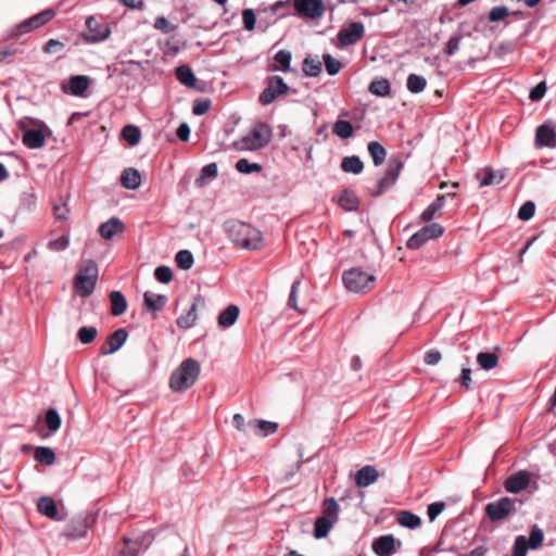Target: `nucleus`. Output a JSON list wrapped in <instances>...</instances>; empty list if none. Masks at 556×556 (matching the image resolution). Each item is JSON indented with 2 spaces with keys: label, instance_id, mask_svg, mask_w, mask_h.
<instances>
[{
  "label": "nucleus",
  "instance_id": "1",
  "mask_svg": "<svg viewBox=\"0 0 556 556\" xmlns=\"http://www.w3.org/2000/svg\"><path fill=\"white\" fill-rule=\"evenodd\" d=\"M224 228L229 239L245 250H258L264 244L261 231L250 224L232 219L226 222Z\"/></svg>",
  "mask_w": 556,
  "mask_h": 556
},
{
  "label": "nucleus",
  "instance_id": "2",
  "mask_svg": "<svg viewBox=\"0 0 556 556\" xmlns=\"http://www.w3.org/2000/svg\"><path fill=\"white\" fill-rule=\"evenodd\" d=\"M200 375V364L193 358L185 359L169 378V388L182 392L191 388Z\"/></svg>",
  "mask_w": 556,
  "mask_h": 556
},
{
  "label": "nucleus",
  "instance_id": "3",
  "mask_svg": "<svg viewBox=\"0 0 556 556\" xmlns=\"http://www.w3.org/2000/svg\"><path fill=\"white\" fill-rule=\"evenodd\" d=\"M271 136V128L267 124L257 123L245 136L233 142V148L237 151L260 150L269 143Z\"/></svg>",
  "mask_w": 556,
  "mask_h": 556
},
{
  "label": "nucleus",
  "instance_id": "4",
  "mask_svg": "<svg viewBox=\"0 0 556 556\" xmlns=\"http://www.w3.org/2000/svg\"><path fill=\"white\" fill-rule=\"evenodd\" d=\"M98 273V265L92 260L85 262L79 268L74 280V288L79 296L87 298L94 291Z\"/></svg>",
  "mask_w": 556,
  "mask_h": 556
},
{
  "label": "nucleus",
  "instance_id": "5",
  "mask_svg": "<svg viewBox=\"0 0 556 556\" xmlns=\"http://www.w3.org/2000/svg\"><path fill=\"white\" fill-rule=\"evenodd\" d=\"M342 281L349 291L364 293L374 288L376 277L359 267H353L343 271Z\"/></svg>",
  "mask_w": 556,
  "mask_h": 556
},
{
  "label": "nucleus",
  "instance_id": "6",
  "mask_svg": "<svg viewBox=\"0 0 556 556\" xmlns=\"http://www.w3.org/2000/svg\"><path fill=\"white\" fill-rule=\"evenodd\" d=\"M157 546L161 556H187V546L182 539L170 528L159 530Z\"/></svg>",
  "mask_w": 556,
  "mask_h": 556
},
{
  "label": "nucleus",
  "instance_id": "7",
  "mask_svg": "<svg viewBox=\"0 0 556 556\" xmlns=\"http://www.w3.org/2000/svg\"><path fill=\"white\" fill-rule=\"evenodd\" d=\"M403 166L404 164L400 157H391L383 177L377 181L374 189L369 190L370 194L379 197L389 190L399 178Z\"/></svg>",
  "mask_w": 556,
  "mask_h": 556
},
{
  "label": "nucleus",
  "instance_id": "8",
  "mask_svg": "<svg viewBox=\"0 0 556 556\" xmlns=\"http://www.w3.org/2000/svg\"><path fill=\"white\" fill-rule=\"evenodd\" d=\"M444 232V228L438 224L432 223L429 224L421 229H419L416 233H414L407 241V248L412 250H417L422 247L429 240L437 239L441 237Z\"/></svg>",
  "mask_w": 556,
  "mask_h": 556
},
{
  "label": "nucleus",
  "instance_id": "9",
  "mask_svg": "<svg viewBox=\"0 0 556 556\" xmlns=\"http://www.w3.org/2000/svg\"><path fill=\"white\" fill-rule=\"evenodd\" d=\"M87 31L84 34V39L87 42H100L108 39L111 35V28L108 23L89 16L86 20Z\"/></svg>",
  "mask_w": 556,
  "mask_h": 556
},
{
  "label": "nucleus",
  "instance_id": "10",
  "mask_svg": "<svg viewBox=\"0 0 556 556\" xmlns=\"http://www.w3.org/2000/svg\"><path fill=\"white\" fill-rule=\"evenodd\" d=\"M289 91V86L280 76H270L267 81V87L260 96V102L263 105H268L276 100L278 96L286 94Z\"/></svg>",
  "mask_w": 556,
  "mask_h": 556
},
{
  "label": "nucleus",
  "instance_id": "11",
  "mask_svg": "<svg viewBox=\"0 0 556 556\" xmlns=\"http://www.w3.org/2000/svg\"><path fill=\"white\" fill-rule=\"evenodd\" d=\"M91 525L90 516L88 514H79L72 518L63 530V535L70 539L84 538Z\"/></svg>",
  "mask_w": 556,
  "mask_h": 556
},
{
  "label": "nucleus",
  "instance_id": "12",
  "mask_svg": "<svg viewBox=\"0 0 556 556\" xmlns=\"http://www.w3.org/2000/svg\"><path fill=\"white\" fill-rule=\"evenodd\" d=\"M293 7L300 16L311 20L320 18L326 11L323 0H293Z\"/></svg>",
  "mask_w": 556,
  "mask_h": 556
},
{
  "label": "nucleus",
  "instance_id": "13",
  "mask_svg": "<svg viewBox=\"0 0 556 556\" xmlns=\"http://www.w3.org/2000/svg\"><path fill=\"white\" fill-rule=\"evenodd\" d=\"M365 36V27L361 22H352L338 33V40L341 47L354 45Z\"/></svg>",
  "mask_w": 556,
  "mask_h": 556
},
{
  "label": "nucleus",
  "instance_id": "14",
  "mask_svg": "<svg viewBox=\"0 0 556 556\" xmlns=\"http://www.w3.org/2000/svg\"><path fill=\"white\" fill-rule=\"evenodd\" d=\"M26 123H35L34 119L27 118L20 121V128L23 130L22 142L29 149H39L45 144V135L42 129L26 128Z\"/></svg>",
  "mask_w": 556,
  "mask_h": 556
},
{
  "label": "nucleus",
  "instance_id": "15",
  "mask_svg": "<svg viewBox=\"0 0 556 556\" xmlns=\"http://www.w3.org/2000/svg\"><path fill=\"white\" fill-rule=\"evenodd\" d=\"M514 501L509 497H502L498 501L489 503L485 506L486 516L492 521L505 518L514 508Z\"/></svg>",
  "mask_w": 556,
  "mask_h": 556
},
{
  "label": "nucleus",
  "instance_id": "16",
  "mask_svg": "<svg viewBox=\"0 0 556 556\" xmlns=\"http://www.w3.org/2000/svg\"><path fill=\"white\" fill-rule=\"evenodd\" d=\"M128 333L126 329L119 328L112 332L108 339L105 344L101 348L100 353L102 355H110L117 352L126 342Z\"/></svg>",
  "mask_w": 556,
  "mask_h": 556
},
{
  "label": "nucleus",
  "instance_id": "17",
  "mask_svg": "<svg viewBox=\"0 0 556 556\" xmlns=\"http://www.w3.org/2000/svg\"><path fill=\"white\" fill-rule=\"evenodd\" d=\"M535 143L539 147H556V131L553 127L547 124L541 125L536 129L535 134Z\"/></svg>",
  "mask_w": 556,
  "mask_h": 556
},
{
  "label": "nucleus",
  "instance_id": "18",
  "mask_svg": "<svg viewBox=\"0 0 556 556\" xmlns=\"http://www.w3.org/2000/svg\"><path fill=\"white\" fill-rule=\"evenodd\" d=\"M125 229V226L123 222L118 217H111L105 223L101 224L99 227V233L100 236L105 239L110 240L114 236L122 233Z\"/></svg>",
  "mask_w": 556,
  "mask_h": 556
},
{
  "label": "nucleus",
  "instance_id": "19",
  "mask_svg": "<svg viewBox=\"0 0 556 556\" xmlns=\"http://www.w3.org/2000/svg\"><path fill=\"white\" fill-rule=\"evenodd\" d=\"M530 483V477L526 471H519L509 476L505 481V489L510 493L525 490Z\"/></svg>",
  "mask_w": 556,
  "mask_h": 556
},
{
  "label": "nucleus",
  "instance_id": "20",
  "mask_svg": "<svg viewBox=\"0 0 556 556\" xmlns=\"http://www.w3.org/2000/svg\"><path fill=\"white\" fill-rule=\"evenodd\" d=\"M54 14H55L54 11L51 9L45 10L38 14H35L30 18L25 20L20 25V27L23 29L22 31H28L31 29H36V28L45 25L46 23H48L54 16Z\"/></svg>",
  "mask_w": 556,
  "mask_h": 556
},
{
  "label": "nucleus",
  "instance_id": "21",
  "mask_svg": "<svg viewBox=\"0 0 556 556\" xmlns=\"http://www.w3.org/2000/svg\"><path fill=\"white\" fill-rule=\"evenodd\" d=\"M372 551L378 556H391L395 552V539L393 535H382L372 542Z\"/></svg>",
  "mask_w": 556,
  "mask_h": 556
},
{
  "label": "nucleus",
  "instance_id": "22",
  "mask_svg": "<svg viewBox=\"0 0 556 556\" xmlns=\"http://www.w3.org/2000/svg\"><path fill=\"white\" fill-rule=\"evenodd\" d=\"M379 473L374 466L366 465L355 475V483L359 488H366L378 480Z\"/></svg>",
  "mask_w": 556,
  "mask_h": 556
},
{
  "label": "nucleus",
  "instance_id": "23",
  "mask_svg": "<svg viewBox=\"0 0 556 556\" xmlns=\"http://www.w3.org/2000/svg\"><path fill=\"white\" fill-rule=\"evenodd\" d=\"M90 85V79L85 75L72 76L68 80V90L64 88L65 92H68L76 97H81L86 92Z\"/></svg>",
  "mask_w": 556,
  "mask_h": 556
},
{
  "label": "nucleus",
  "instance_id": "24",
  "mask_svg": "<svg viewBox=\"0 0 556 556\" xmlns=\"http://www.w3.org/2000/svg\"><path fill=\"white\" fill-rule=\"evenodd\" d=\"M40 514L52 520H61L55 502L50 496H42L37 503Z\"/></svg>",
  "mask_w": 556,
  "mask_h": 556
},
{
  "label": "nucleus",
  "instance_id": "25",
  "mask_svg": "<svg viewBox=\"0 0 556 556\" xmlns=\"http://www.w3.org/2000/svg\"><path fill=\"white\" fill-rule=\"evenodd\" d=\"M121 184L124 188L136 190L141 185L140 173L135 168H126L121 176Z\"/></svg>",
  "mask_w": 556,
  "mask_h": 556
},
{
  "label": "nucleus",
  "instance_id": "26",
  "mask_svg": "<svg viewBox=\"0 0 556 556\" xmlns=\"http://www.w3.org/2000/svg\"><path fill=\"white\" fill-rule=\"evenodd\" d=\"M455 193L439 194L437 199L422 212L421 219L430 222L434 218L435 214L444 206L446 197H455Z\"/></svg>",
  "mask_w": 556,
  "mask_h": 556
},
{
  "label": "nucleus",
  "instance_id": "27",
  "mask_svg": "<svg viewBox=\"0 0 556 556\" xmlns=\"http://www.w3.org/2000/svg\"><path fill=\"white\" fill-rule=\"evenodd\" d=\"M239 313L240 308L237 305L231 304L227 306V308L224 309L217 318L218 325L223 328L232 326L238 319Z\"/></svg>",
  "mask_w": 556,
  "mask_h": 556
},
{
  "label": "nucleus",
  "instance_id": "28",
  "mask_svg": "<svg viewBox=\"0 0 556 556\" xmlns=\"http://www.w3.org/2000/svg\"><path fill=\"white\" fill-rule=\"evenodd\" d=\"M143 302L148 309L152 312H157L165 306L167 298L163 294H156L150 291H146L143 294Z\"/></svg>",
  "mask_w": 556,
  "mask_h": 556
},
{
  "label": "nucleus",
  "instance_id": "29",
  "mask_svg": "<svg viewBox=\"0 0 556 556\" xmlns=\"http://www.w3.org/2000/svg\"><path fill=\"white\" fill-rule=\"evenodd\" d=\"M111 302V313L114 316H119L125 313L127 308L126 298L119 291H112L109 295Z\"/></svg>",
  "mask_w": 556,
  "mask_h": 556
},
{
  "label": "nucleus",
  "instance_id": "30",
  "mask_svg": "<svg viewBox=\"0 0 556 556\" xmlns=\"http://www.w3.org/2000/svg\"><path fill=\"white\" fill-rule=\"evenodd\" d=\"M159 530L157 531H147L143 533L135 534L132 538V545L138 547L147 548L153 542L159 540Z\"/></svg>",
  "mask_w": 556,
  "mask_h": 556
},
{
  "label": "nucleus",
  "instance_id": "31",
  "mask_svg": "<svg viewBox=\"0 0 556 556\" xmlns=\"http://www.w3.org/2000/svg\"><path fill=\"white\" fill-rule=\"evenodd\" d=\"M396 519L400 526L408 529H416L421 525L420 517L408 510L400 511Z\"/></svg>",
  "mask_w": 556,
  "mask_h": 556
},
{
  "label": "nucleus",
  "instance_id": "32",
  "mask_svg": "<svg viewBox=\"0 0 556 556\" xmlns=\"http://www.w3.org/2000/svg\"><path fill=\"white\" fill-rule=\"evenodd\" d=\"M341 169L345 173L361 174L364 169L362 160L356 156H345L341 162Z\"/></svg>",
  "mask_w": 556,
  "mask_h": 556
},
{
  "label": "nucleus",
  "instance_id": "33",
  "mask_svg": "<svg viewBox=\"0 0 556 556\" xmlns=\"http://www.w3.org/2000/svg\"><path fill=\"white\" fill-rule=\"evenodd\" d=\"M478 365L484 370H491L498 365V355L493 352H480L477 355Z\"/></svg>",
  "mask_w": 556,
  "mask_h": 556
},
{
  "label": "nucleus",
  "instance_id": "34",
  "mask_svg": "<svg viewBox=\"0 0 556 556\" xmlns=\"http://www.w3.org/2000/svg\"><path fill=\"white\" fill-rule=\"evenodd\" d=\"M34 458L42 465L51 466L55 462V454L50 447L38 446L35 448Z\"/></svg>",
  "mask_w": 556,
  "mask_h": 556
},
{
  "label": "nucleus",
  "instance_id": "35",
  "mask_svg": "<svg viewBox=\"0 0 556 556\" xmlns=\"http://www.w3.org/2000/svg\"><path fill=\"white\" fill-rule=\"evenodd\" d=\"M368 152L376 166L381 165L386 161L387 151L380 142L370 141L368 143Z\"/></svg>",
  "mask_w": 556,
  "mask_h": 556
},
{
  "label": "nucleus",
  "instance_id": "36",
  "mask_svg": "<svg viewBox=\"0 0 556 556\" xmlns=\"http://www.w3.org/2000/svg\"><path fill=\"white\" fill-rule=\"evenodd\" d=\"M334 521L328 517H318L314 525V536L316 539L326 538L331 530Z\"/></svg>",
  "mask_w": 556,
  "mask_h": 556
},
{
  "label": "nucleus",
  "instance_id": "37",
  "mask_svg": "<svg viewBox=\"0 0 556 556\" xmlns=\"http://www.w3.org/2000/svg\"><path fill=\"white\" fill-rule=\"evenodd\" d=\"M332 132L342 139H349L354 135L353 125L344 119H338L332 126Z\"/></svg>",
  "mask_w": 556,
  "mask_h": 556
},
{
  "label": "nucleus",
  "instance_id": "38",
  "mask_svg": "<svg viewBox=\"0 0 556 556\" xmlns=\"http://www.w3.org/2000/svg\"><path fill=\"white\" fill-rule=\"evenodd\" d=\"M339 204L345 211H354L357 210L359 200L353 191L344 190L339 199Z\"/></svg>",
  "mask_w": 556,
  "mask_h": 556
},
{
  "label": "nucleus",
  "instance_id": "39",
  "mask_svg": "<svg viewBox=\"0 0 556 556\" xmlns=\"http://www.w3.org/2000/svg\"><path fill=\"white\" fill-rule=\"evenodd\" d=\"M302 70L306 76L317 77L321 73V62L317 56H307L303 61Z\"/></svg>",
  "mask_w": 556,
  "mask_h": 556
},
{
  "label": "nucleus",
  "instance_id": "40",
  "mask_svg": "<svg viewBox=\"0 0 556 556\" xmlns=\"http://www.w3.org/2000/svg\"><path fill=\"white\" fill-rule=\"evenodd\" d=\"M176 77L182 85L187 87H194L195 76L192 70L187 65H181L176 68Z\"/></svg>",
  "mask_w": 556,
  "mask_h": 556
},
{
  "label": "nucleus",
  "instance_id": "41",
  "mask_svg": "<svg viewBox=\"0 0 556 556\" xmlns=\"http://www.w3.org/2000/svg\"><path fill=\"white\" fill-rule=\"evenodd\" d=\"M45 422L50 433H55L61 427V417L55 408H49L45 415Z\"/></svg>",
  "mask_w": 556,
  "mask_h": 556
},
{
  "label": "nucleus",
  "instance_id": "42",
  "mask_svg": "<svg viewBox=\"0 0 556 556\" xmlns=\"http://www.w3.org/2000/svg\"><path fill=\"white\" fill-rule=\"evenodd\" d=\"M369 91L379 97H386L390 94L391 86L388 79H376L372 80L369 85Z\"/></svg>",
  "mask_w": 556,
  "mask_h": 556
},
{
  "label": "nucleus",
  "instance_id": "43",
  "mask_svg": "<svg viewBox=\"0 0 556 556\" xmlns=\"http://www.w3.org/2000/svg\"><path fill=\"white\" fill-rule=\"evenodd\" d=\"M122 137L125 141H127L130 146H136L139 143L141 138L140 129L135 125H126L122 130Z\"/></svg>",
  "mask_w": 556,
  "mask_h": 556
},
{
  "label": "nucleus",
  "instance_id": "44",
  "mask_svg": "<svg viewBox=\"0 0 556 556\" xmlns=\"http://www.w3.org/2000/svg\"><path fill=\"white\" fill-rule=\"evenodd\" d=\"M274 60L276 63L279 64L278 66H273L271 71H282L288 72L290 70V63H291V53L287 50H280L278 51Z\"/></svg>",
  "mask_w": 556,
  "mask_h": 556
},
{
  "label": "nucleus",
  "instance_id": "45",
  "mask_svg": "<svg viewBox=\"0 0 556 556\" xmlns=\"http://www.w3.org/2000/svg\"><path fill=\"white\" fill-rule=\"evenodd\" d=\"M426 85H427V80L422 76H419L417 74H410L407 77L406 86H407V89L412 93H419V92L424 91V89L426 88Z\"/></svg>",
  "mask_w": 556,
  "mask_h": 556
},
{
  "label": "nucleus",
  "instance_id": "46",
  "mask_svg": "<svg viewBox=\"0 0 556 556\" xmlns=\"http://www.w3.org/2000/svg\"><path fill=\"white\" fill-rule=\"evenodd\" d=\"M504 178L505 176L501 172L489 168L480 180V187L498 185L504 180Z\"/></svg>",
  "mask_w": 556,
  "mask_h": 556
},
{
  "label": "nucleus",
  "instance_id": "47",
  "mask_svg": "<svg viewBox=\"0 0 556 556\" xmlns=\"http://www.w3.org/2000/svg\"><path fill=\"white\" fill-rule=\"evenodd\" d=\"M339 513V505L334 498H327L323 505V516L328 517L330 520L337 522Z\"/></svg>",
  "mask_w": 556,
  "mask_h": 556
},
{
  "label": "nucleus",
  "instance_id": "48",
  "mask_svg": "<svg viewBox=\"0 0 556 556\" xmlns=\"http://www.w3.org/2000/svg\"><path fill=\"white\" fill-rule=\"evenodd\" d=\"M175 262L180 269L187 270L193 265V255L188 250H180L175 256Z\"/></svg>",
  "mask_w": 556,
  "mask_h": 556
},
{
  "label": "nucleus",
  "instance_id": "49",
  "mask_svg": "<svg viewBox=\"0 0 556 556\" xmlns=\"http://www.w3.org/2000/svg\"><path fill=\"white\" fill-rule=\"evenodd\" d=\"M253 425L256 428L257 433H262L263 435L273 434L278 429V425L276 422L261 419L253 420Z\"/></svg>",
  "mask_w": 556,
  "mask_h": 556
},
{
  "label": "nucleus",
  "instance_id": "50",
  "mask_svg": "<svg viewBox=\"0 0 556 556\" xmlns=\"http://www.w3.org/2000/svg\"><path fill=\"white\" fill-rule=\"evenodd\" d=\"M195 305H192L186 315H181L177 318V326L182 329L192 327L195 323Z\"/></svg>",
  "mask_w": 556,
  "mask_h": 556
},
{
  "label": "nucleus",
  "instance_id": "51",
  "mask_svg": "<svg viewBox=\"0 0 556 556\" xmlns=\"http://www.w3.org/2000/svg\"><path fill=\"white\" fill-rule=\"evenodd\" d=\"M236 169L242 174L258 173L262 170V165L258 163H250L247 159H240L236 163Z\"/></svg>",
  "mask_w": 556,
  "mask_h": 556
},
{
  "label": "nucleus",
  "instance_id": "52",
  "mask_svg": "<svg viewBox=\"0 0 556 556\" xmlns=\"http://www.w3.org/2000/svg\"><path fill=\"white\" fill-rule=\"evenodd\" d=\"M97 329L94 327H81L78 329L77 337L84 344L91 343L97 337Z\"/></svg>",
  "mask_w": 556,
  "mask_h": 556
},
{
  "label": "nucleus",
  "instance_id": "53",
  "mask_svg": "<svg viewBox=\"0 0 556 556\" xmlns=\"http://www.w3.org/2000/svg\"><path fill=\"white\" fill-rule=\"evenodd\" d=\"M323 60L329 75L333 76L340 72L342 64L339 60L332 58L330 54H324Z\"/></svg>",
  "mask_w": 556,
  "mask_h": 556
},
{
  "label": "nucleus",
  "instance_id": "54",
  "mask_svg": "<svg viewBox=\"0 0 556 556\" xmlns=\"http://www.w3.org/2000/svg\"><path fill=\"white\" fill-rule=\"evenodd\" d=\"M543 540H544L543 531L538 526H534L531 529L529 540H527L528 545L530 546V548H533V549L539 548L543 544Z\"/></svg>",
  "mask_w": 556,
  "mask_h": 556
},
{
  "label": "nucleus",
  "instance_id": "55",
  "mask_svg": "<svg viewBox=\"0 0 556 556\" xmlns=\"http://www.w3.org/2000/svg\"><path fill=\"white\" fill-rule=\"evenodd\" d=\"M37 206V198L34 193H25L22 197L20 210L23 212H34Z\"/></svg>",
  "mask_w": 556,
  "mask_h": 556
},
{
  "label": "nucleus",
  "instance_id": "56",
  "mask_svg": "<svg viewBox=\"0 0 556 556\" xmlns=\"http://www.w3.org/2000/svg\"><path fill=\"white\" fill-rule=\"evenodd\" d=\"M510 14L509 10L504 5L494 7L489 12L490 22H500Z\"/></svg>",
  "mask_w": 556,
  "mask_h": 556
},
{
  "label": "nucleus",
  "instance_id": "57",
  "mask_svg": "<svg viewBox=\"0 0 556 556\" xmlns=\"http://www.w3.org/2000/svg\"><path fill=\"white\" fill-rule=\"evenodd\" d=\"M535 213V204L532 201H527L521 205L518 211V217L521 220H529Z\"/></svg>",
  "mask_w": 556,
  "mask_h": 556
},
{
  "label": "nucleus",
  "instance_id": "58",
  "mask_svg": "<svg viewBox=\"0 0 556 556\" xmlns=\"http://www.w3.org/2000/svg\"><path fill=\"white\" fill-rule=\"evenodd\" d=\"M530 546L523 535H519L515 540L513 556H526Z\"/></svg>",
  "mask_w": 556,
  "mask_h": 556
},
{
  "label": "nucleus",
  "instance_id": "59",
  "mask_svg": "<svg viewBox=\"0 0 556 556\" xmlns=\"http://www.w3.org/2000/svg\"><path fill=\"white\" fill-rule=\"evenodd\" d=\"M154 277L161 283H168L173 278V273L167 266H159L154 270Z\"/></svg>",
  "mask_w": 556,
  "mask_h": 556
},
{
  "label": "nucleus",
  "instance_id": "60",
  "mask_svg": "<svg viewBox=\"0 0 556 556\" xmlns=\"http://www.w3.org/2000/svg\"><path fill=\"white\" fill-rule=\"evenodd\" d=\"M154 28L161 30L163 34H170L176 29V26L168 22V20L164 16H159L155 18Z\"/></svg>",
  "mask_w": 556,
  "mask_h": 556
},
{
  "label": "nucleus",
  "instance_id": "61",
  "mask_svg": "<svg viewBox=\"0 0 556 556\" xmlns=\"http://www.w3.org/2000/svg\"><path fill=\"white\" fill-rule=\"evenodd\" d=\"M70 244V239L67 236H61L54 240H51L49 243H48V248L51 250V251H54V252H60V251H64L65 249H67Z\"/></svg>",
  "mask_w": 556,
  "mask_h": 556
},
{
  "label": "nucleus",
  "instance_id": "62",
  "mask_svg": "<svg viewBox=\"0 0 556 556\" xmlns=\"http://www.w3.org/2000/svg\"><path fill=\"white\" fill-rule=\"evenodd\" d=\"M123 542L124 546L118 551L117 556H137L138 548L132 545V540L124 536Z\"/></svg>",
  "mask_w": 556,
  "mask_h": 556
},
{
  "label": "nucleus",
  "instance_id": "63",
  "mask_svg": "<svg viewBox=\"0 0 556 556\" xmlns=\"http://www.w3.org/2000/svg\"><path fill=\"white\" fill-rule=\"evenodd\" d=\"M242 21L244 28L249 31L253 30L255 27L256 17L254 11L252 9H244L242 12Z\"/></svg>",
  "mask_w": 556,
  "mask_h": 556
},
{
  "label": "nucleus",
  "instance_id": "64",
  "mask_svg": "<svg viewBox=\"0 0 556 556\" xmlns=\"http://www.w3.org/2000/svg\"><path fill=\"white\" fill-rule=\"evenodd\" d=\"M462 39H463L462 35L452 36L446 43L445 53L447 55H454L459 48Z\"/></svg>",
  "mask_w": 556,
  "mask_h": 556
}]
</instances>
